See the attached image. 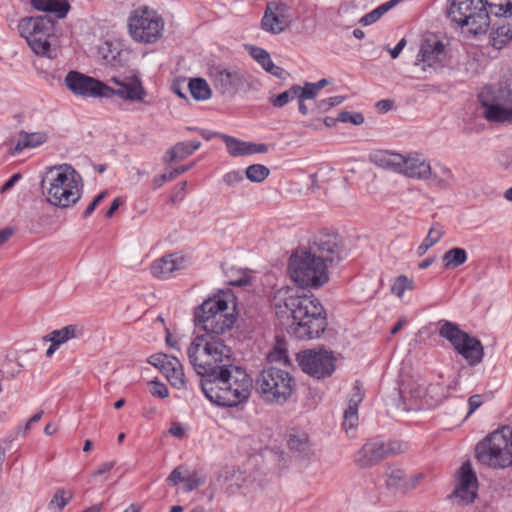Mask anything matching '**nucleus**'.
<instances>
[{
	"mask_svg": "<svg viewBox=\"0 0 512 512\" xmlns=\"http://www.w3.org/2000/svg\"><path fill=\"white\" fill-rule=\"evenodd\" d=\"M228 297L233 298V295L209 298L194 312L195 325L204 333L190 343L187 356L201 380H209L234 365L232 351L222 338L235 323L234 314L228 311Z\"/></svg>",
	"mask_w": 512,
	"mask_h": 512,
	"instance_id": "1",
	"label": "nucleus"
},
{
	"mask_svg": "<svg viewBox=\"0 0 512 512\" xmlns=\"http://www.w3.org/2000/svg\"><path fill=\"white\" fill-rule=\"evenodd\" d=\"M201 389L210 402L235 407L249 399L252 380L245 370L232 365L209 380H201Z\"/></svg>",
	"mask_w": 512,
	"mask_h": 512,
	"instance_id": "2",
	"label": "nucleus"
},
{
	"mask_svg": "<svg viewBox=\"0 0 512 512\" xmlns=\"http://www.w3.org/2000/svg\"><path fill=\"white\" fill-rule=\"evenodd\" d=\"M284 307L292 318L287 331L297 339H316L326 330L324 308L313 295H289L284 299Z\"/></svg>",
	"mask_w": 512,
	"mask_h": 512,
	"instance_id": "3",
	"label": "nucleus"
},
{
	"mask_svg": "<svg viewBox=\"0 0 512 512\" xmlns=\"http://www.w3.org/2000/svg\"><path fill=\"white\" fill-rule=\"evenodd\" d=\"M41 188L51 205L68 208L75 205L81 198L82 177L69 164L53 166L43 177Z\"/></svg>",
	"mask_w": 512,
	"mask_h": 512,
	"instance_id": "4",
	"label": "nucleus"
},
{
	"mask_svg": "<svg viewBox=\"0 0 512 512\" xmlns=\"http://www.w3.org/2000/svg\"><path fill=\"white\" fill-rule=\"evenodd\" d=\"M56 23L49 16H29L21 18L17 30L31 50L38 56H56Z\"/></svg>",
	"mask_w": 512,
	"mask_h": 512,
	"instance_id": "5",
	"label": "nucleus"
},
{
	"mask_svg": "<svg viewBox=\"0 0 512 512\" xmlns=\"http://www.w3.org/2000/svg\"><path fill=\"white\" fill-rule=\"evenodd\" d=\"M475 456L493 469L512 467V429L504 426L487 435L476 445Z\"/></svg>",
	"mask_w": 512,
	"mask_h": 512,
	"instance_id": "6",
	"label": "nucleus"
},
{
	"mask_svg": "<svg viewBox=\"0 0 512 512\" xmlns=\"http://www.w3.org/2000/svg\"><path fill=\"white\" fill-rule=\"evenodd\" d=\"M256 391L265 402L283 405L292 396L295 381L289 372L277 368L263 369L256 378Z\"/></svg>",
	"mask_w": 512,
	"mask_h": 512,
	"instance_id": "7",
	"label": "nucleus"
},
{
	"mask_svg": "<svg viewBox=\"0 0 512 512\" xmlns=\"http://www.w3.org/2000/svg\"><path fill=\"white\" fill-rule=\"evenodd\" d=\"M327 269L324 262L319 261L308 250L296 251L290 257L288 265L291 279L303 288L324 285L329 279Z\"/></svg>",
	"mask_w": 512,
	"mask_h": 512,
	"instance_id": "8",
	"label": "nucleus"
},
{
	"mask_svg": "<svg viewBox=\"0 0 512 512\" xmlns=\"http://www.w3.org/2000/svg\"><path fill=\"white\" fill-rule=\"evenodd\" d=\"M448 17L474 36L485 34L490 17L483 0H449Z\"/></svg>",
	"mask_w": 512,
	"mask_h": 512,
	"instance_id": "9",
	"label": "nucleus"
},
{
	"mask_svg": "<svg viewBox=\"0 0 512 512\" xmlns=\"http://www.w3.org/2000/svg\"><path fill=\"white\" fill-rule=\"evenodd\" d=\"M439 173H434L430 161L420 153H408L404 155L401 174L404 176L427 182L431 187L446 190L454 180L452 170L442 164H437Z\"/></svg>",
	"mask_w": 512,
	"mask_h": 512,
	"instance_id": "10",
	"label": "nucleus"
},
{
	"mask_svg": "<svg viewBox=\"0 0 512 512\" xmlns=\"http://www.w3.org/2000/svg\"><path fill=\"white\" fill-rule=\"evenodd\" d=\"M439 335L448 340L470 366L482 362L484 347L481 341L461 330L456 323L444 321L439 329Z\"/></svg>",
	"mask_w": 512,
	"mask_h": 512,
	"instance_id": "11",
	"label": "nucleus"
},
{
	"mask_svg": "<svg viewBox=\"0 0 512 512\" xmlns=\"http://www.w3.org/2000/svg\"><path fill=\"white\" fill-rule=\"evenodd\" d=\"M131 37L140 43H154L162 36L164 21L157 12L145 8L134 11L129 18Z\"/></svg>",
	"mask_w": 512,
	"mask_h": 512,
	"instance_id": "12",
	"label": "nucleus"
},
{
	"mask_svg": "<svg viewBox=\"0 0 512 512\" xmlns=\"http://www.w3.org/2000/svg\"><path fill=\"white\" fill-rule=\"evenodd\" d=\"M302 371L316 379H324L335 370L336 358L325 349H309L297 354Z\"/></svg>",
	"mask_w": 512,
	"mask_h": 512,
	"instance_id": "13",
	"label": "nucleus"
},
{
	"mask_svg": "<svg viewBox=\"0 0 512 512\" xmlns=\"http://www.w3.org/2000/svg\"><path fill=\"white\" fill-rule=\"evenodd\" d=\"M490 122L512 123V80L501 82L490 101H482Z\"/></svg>",
	"mask_w": 512,
	"mask_h": 512,
	"instance_id": "14",
	"label": "nucleus"
},
{
	"mask_svg": "<svg viewBox=\"0 0 512 512\" xmlns=\"http://www.w3.org/2000/svg\"><path fill=\"white\" fill-rule=\"evenodd\" d=\"M308 251L327 267L337 264L341 261L343 253L341 238L337 233L322 230L315 236Z\"/></svg>",
	"mask_w": 512,
	"mask_h": 512,
	"instance_id": "15",
	"label": "nucleus"
},
{
	"mask_svg": "<svg viewBox=\"0 0 512 512\" xmlns=\"http://www.w3.org/2000/svg\"><path fill=\"white\" fill-rule=\"evenodd\" d=\"M64 82L74 95L84 98H104V91H110L107 84L78 71H69Z\"/></svg>",
	"mask_w": 512,
	"mask_h": 512,
	"instance_id": "16",
	"label": "nucleus"
},
{
	"mask_svg": "<svg viewBox=\"0 0 512 512\" xmlns=\"http://www.w3.org/2000/svg\"><path fill=\"white\" fill-rule=\"evenodd\" d=\"M117 86L116 89L109 87L110 91H104V98H112L117 96L123 100L132 102H142L147 96V92L143 87L142 81L136 75L117 76L114 75L109 80Z\"/></svg>",
	"mask_w": 512,
	"mask_h": 512,
	"instance_id": "17",
	"label": "nucleus"
},
{
	"mask_svg": "<svg viewBox=\"0 0 512 512\" xmlns=\"http://www.w3.org/2000/svg\"><path fill=\"white\" fill-rule=\"evenodd\" d=\"M210 77L214 88L222 95H233L246 84L243 73L221 66L213 67L210 71Z\"/></svg>",
	"mask_w": 512,
	"mask_h": 512,
	"instance_id": "18",
	"label": "nucleus"
},
{
	"mask_svg": "<svg viewBox=\"0 0 512 512\" xmlns=\"http://www.w3.org/2000/svg\"><path fill=\"white\" fill-rule=\"evenodd\" d=\"M148 363L158 368L173 387L177 389L185 387L186 381L182 364L176 357L157 353L148 358Z\"/></svg>",
	"mask_w": 512,
	"mask_h": 512,
	"instance_id": "19",
	"label": "nucleus"
},
{
	"mask_svg": "<svg viewBox=\"0 0 512 512\" xmlns=\"http://www.w3.org/2000/svg\"><path fill=\"white\" fill-rule=\"evenodd\" d=\"M291 23L290 7L281 2H269L261 20L262 29L279 34Z\"/></svg>",
	"mask_w": 512,
	"mask_h": 512,
	"instance_id": "20",
	"label": "nucleus"
},
{
	"mask_svg": "<svg viewBox=\"0 0 512 512\" xmlns=\"http://www.w3.org/2000/svg\"><path fill=\"white\" fill-rule=\"evenodd\" d=\"M457 479L458 485L454 491V496L465 504L472 503L477 497L478 480L469 461L461 465Z\"/></svg>",
	"mask_w": 512,
	"mask_h": 512,
	"instance_id": "21",
	"label": "nucleus"
},
{
	"mask_svg": "<svg viewBox=\"0 0 512 512\" xmlns=\"http://www.w3.org/2000/svg\"><path fill=\"white\" fill-rule=\"evenodd\" d=\"M385 458L384 442L373 439L366 442L355 455V463L360 468H370Z\"/></svg>",
	"mask_w": 512,
	"mask_h": 512,
	"instance_id": "22",
	"label": "nucleus"
},
{
	"mask_svg": "<svg viewBox=\"0 0 512 512\" xmlns=\"http://www.w3.org/2000/svg\"><path fill=\"white\" fill-rule=\"evenodd\" d=\"M185 259L177 254H168L155 260L151 266V274L159 279H169L176 271L184 269Z\"/></svg>",
	"mask_w": 512,
	"mask_h": 512,
	"instance_id": "23",
	"label": "nucleus"
},
{
	"mask_svg": "<svg viewBox=\"0 0 512 512\" xmlns=\"http://www.w3.org/2000/svg\"><path fill=\"white\" fill-rule=\"evenodd\" d=\"M445 57V46L443 42L439 40H426L421 45L418 61L427 63L428 66H433L436 63L441 62Z\"/></svg>",
	"mask_w": 512,
	"mask_h": 512,
	"instance_id": "24",
	"label": "nucleus"
},
{
	"mask_svg": "<svg viewBox=\"0 0 512 512\" xmlns=\"http://www.w3.org/2000/svg\"><path fill=\"white\" fill-rule=\"evenodd\" d=\"M85 329L79 324H70L61 329H56L44 336V341H53L54 346H61L69 340L80 338L84 335Z\"/></svg>",
	"mask_w": 512,
	"mask_h": 512,
	"instance_id": "25",
	"label": "nucleus"
},
{
	"mask_svg": "<svg viewBox=\"0 0 512 512\" xmlns=\"http://www.w3.org/2000/svg\"><path fill=\"white\" fill-rule=\"evenodd\" d=\"M404 154L389 151H377L371 155V160L379 167L400 173Z\"/></svg>",
	"mask_w": 512,
	"mask_h": 512,
	"instance_id": "26",
	"label": "nucleus"
},
{
	"mask_svg": "<svg viewBox=\"0 0 512 512\" xmlns=\"http://www.w3.org/2000/svg\"><path fill=\"white\" fill-rule=\"evenodd\" d=\"M30 4L35 10L53 13L59 19L65 18L70 10L68 0H31Z\"/></svg>",
	"mask_w": 512,
	"mask_h": 512,
	"instance_id": "27",
	"label": "nucleus"
},
{
	"mask_svg": "<svg viewBox=\"0 0 512 512\" xmlns=\"http://www.w3.org/2000/svg\"><path fill=\"white\" fill-rule=\"evenodd\" d=\"M200 146L199 141L178 142L165 152L163 160L165 162L182 161L192 155Z\"/></svg>",
	"mask_w": 512,
	"mask_h": 512,
	"instance_id": "28",
	"label": "nucleus"
},
{
	"mask_svg": "<svg viewBox=\"0 0 512 512\" xmlns=\"http://www.w3.org/2000/svg\"><path fill=\"white\" fill-rule=\"evenodd\" d=\"M250 54L265 71L278 78L284 77V69L276 66L273 63L269 53L266 50L259 47H252Z\"/></svg>",
	"mask_w": 512,
	"mask_h": 512,
	"instance_id": "29",
	"label": "nucleus"
},
{
	"mask_svg": "<svg viewBox=\"0 0 512 512\" xmlns=\"http://www.w3.org/2000/svg\"><path fill=\"white\" fill-rule=\"evenodd\" d=\"M468 259L465 249L454 247L446 251L442 257L443 266L445 269H455L463 265Z\"/></svg>",
	"mask_w": 512,
	"mask_h": 512,
	"instance_id": "30",
	"label": "nucleus"
},
{
	"mask_svg": "<svg viewBox=\"0 0 512 512\" xmlns=\"http://www.w3.org/2000/svg\"><path fill=\"white\" fill-rule=\"evenodd\" d=\"M512 40V27L511 25H502L492 30L490 35V44L495 49H502Z\"/></svg>",
	"mask_w": 512,
	"mask_h": 512,
	"instance_id": "31",
	"label": "nucleus"
},
{
	"mask_svg": "<svg viewBox=\"0 0 512 512\" xmlns=\"http://www.w3.org/2000/svg\"><path fill=\"white\" fill-rule=\"evenodd\" d=\"M443 234V227L440 224H434L428 231L423 242L417 248V254L419 256L424 255L432 246L441 240Z\"/></svg>",
	"mask_w": 512,
	"mask_h": 512,
	"instance_id": "32",
	"label": "nucleus"
},
{
	"mask_svg": "<svg viewBox=\"0 0 512 512\" xmlns=\"http://www.w3.org/2000/svg\"><path fill=\"white\" fill-rule=\"evenodd\" d=\"M458 385V379L454 380L447 387H444L439 383L430 384L427 388V396L434 401V404H439L448 397L449 391L457 389Z\"/></svg>",
	"mask_w": 512,
	"mask_h": 512,
	"instance_id": "33",
	"label": "nucleus"
},
{
	"mask_svg": "<svg viewBox=\"0 0 512 512\" xmlns=\"http://www.w3.org/2000/svg\"><path fill=\"white\" fill-rule=\"evenodd\" d=\"M228 153L233 157L249 155V142L239 140L232 136L220 135Z\"/></svg>",
	"mask_w": 512,
	"mask_h": 512,
	"instance_id": "34",
	"label": "nucleus"
},
{
	"mask_svg": "<svg viewBox=\"0 0 512 512\" xmlns=\"http://www.w3.org/2000/svg\"><path fill=\"white\" fill-rule=\"evenodd\" d=\"M192 97L198 101L208 100L211 97V89L202 78L191 79L188 84Z\"/></svg>",
	"mask_w": 512,
	"mask_h": 512,
	"instance_id": "35",
	"label": "nucleus"
},
{
	"mask_svg": "<svg viewBox=\"0 0 512 512\" xmlns=\"http://www.w3.org/2000/svg\"><path fill=\"white\" fill-rule=\"evenodd\" d=\"M229 475L226 476V482L227 486L226 489L234 494L238 492L241 488H243L248 481V476L245 472L239 470V469H232L230 472H228Z\"/></svg>",
	"mask_w": 512,
	"mask_h": 512,
	"instance_id": "36",
	"label": "nucleus"
},
{
	"mask_svg": "<svg viewBox=\"0 0 512 512\" xmlns=\"http://www.w3.org/2000/svg\"><path fill=\"white\" fill-rule=\"evenodd\" d=\"M398 0H390L386 3L381 4L371 12L367 13L360 19V23L364 26L371 25L380 19L385 13L393 8Z\"/></svg>",
	"mask_w": 512,
	"mask_h": 512,
	"instance_id": "37",
	"label": "nucleus"
},
{
	"mask_svg": "<svg viewBox=\"0 0 512 512\" xmlns=\"http://www.w3.org/2000/svg\"><path fill=\"white\" fill-rule=\"evenodd\" d=\"M386 477V484L388 487L406 489L407 476L402 469L390 467L386 471Z\"/></svg>",
	"mask_w": 512,
	"mask_h": 512,
	"instance_id": "38",
	"label": "nucleus"
},
{
	"mask_svg": "<svg viewBox=\"0 0 512 512\" xmlns=\"http://www.w3.org/2000/svg\"><path fill=\"white\" fill-rule=\"evenodd\" d=\"M73 498L71 490L57 489L49 502V508L60 512Z\"/></svg>",
	"mask_w": 512,
	"mask_h": 512,
	"instance_id": "39",
	"label": "nucleus"
},
{
	"mask_svg": "<svg viewBox=\"0 0 512 512\" xmlns=\"http://www.w3.org/2000/svg\"><path fill=\"white\" fill-rule=\"evenodd\" d=\"M484 4L496 16H512V0H485Z\"/></svg>",
	"mask_w": 512,
	"mask_h": 512,
	"instance_id": "40",
	"label": "nucleus"
},
{
	"mask_svg": "<svg viewBox=\"0 0 512 512\" xmlns=\"http://www.w3.org/2000/svg\"><path fill=\"white\" fill-rule=\"evenodd\" d=\"M414 289L415 283L413 279L408 278L406 275H399L398 277H396L391 286L392 294L399 298L403 296L405 291Z\"/></svg>",
	"mask_w": 512,
	"mask_h": 512,
	"instance_id": "41",
	"label": "nucleus"
},
{
	"mask_svg": "<svg viewBox=\"0 0 512 512\" xmlns=\"http://www.w3.org/2000/svg\"><path fill=\"white\" fill-rule=\"evenodd\" d=\"M193 166H194V163H191L189 165H183L181 167L171 170L169 173H164V174L154 177V179H153L154 189H158L164 183L174 180L178 175L187 172Z\"/></svg>",
	"mask_w": 512,
	"mask_h": 512,
	"instance_id": "42",
	"label": "nucleus"
},
{
	"mask_svg": "<svg viewBox=\"0 0 512 512\" xmlns=\"http://www.w3.org/2000/svg\"><path fill=\"white\" fill-rule=\"evenodd\" d=\"M269 169L262 164H253L247 167L245 175L251 182H263L269 176Z\"/></svg>",
	"mask_w": 512,
	"mask_h": 512,
	"instance_id": "43",
	"label": "nucleus"
},
{
	"mask_svg": "<svg viewBox=\"0 0 512 512\" xmlns=\"http://www.w3.org/2000/svg\"><path fill=\"white\" fill-rule=\"evenodd\" d=\"M43 142L42 136L38 134H28L25 132H21L18 142L15 146V152L19 153L23 149L28 147H35Z\"/></svg>",
	"mask_w": 512,
	"mask_h": 512,
	"instance_id": "44",
	"label": "nucleus"
},
{
	"mask_svg": "<svg viewBox=\"0 0 512 512\" xmlns=\"http://www.w3.org/2000/svg\"><path fill=\"white\" fill-rule=\"evenodd\" d=\"M287 445L292 451L303 452L308 447V436L306 433L290 434Z\"/></svg>",
	"mask_w": 512,
	"mask_h": 512,
	"instance_id": "45",
	"label": "nucleus"
},
{
	"mask_svg": "<svg viewBox=\"0 0 512 512\" xmlns=\"http://www.w3.org/2000/svg\"><path fill=\"white\" fill-rule=\"evenodd\" d=\"M344 96H333L320 100L316 103V108L320 113L329 111L332 107L340 105L344 101Z\"/></svg>",
	"mask_w": 512,
	"mask_h": 512,
	"instance_id": "46",
	"label": "nucleus"
},
{
	"mask_svg": "<svg viewBox=\"0 0 512 512\" xmlns=\"http://www.w3.org/2000/svg\"><path fill=\"white\" fill-rule=\"evenodd\" d=\"M358 425V410L354 408H347L343 415V427L348 432Z\"/></svg>",
	"mask_w": 512,
	"mask_h": 512,
	"instance_id": "47",
	"label": "nucleus"
},
{
	"mask_svg": "<svg viewBox=\"0 0 512 512\" xmlns=\"http://www.w3.org/2000/svg\"><path fill=\"white\" fill-rule=\"evenodd\" d=\"M110 54H105L104 59L106 62L112 67H122L125 63L124 56H127V53L123 51H117L113 53L112 50H109Z\"/></svg>",
	"mask_w": 512,
	"mask_h": 512,
	"instance_id": "48",
	"label": "nucleus"
},
{
	"mask_svg": "<svg viewBox=\"0 0 512 512\" xmlns=\"http://www.w3.org/2000/svg\"><path fill=\"white\" fill-rule=\"evenodd\" d=\"M337 120L342 123L360 125L364 122V116L361 113L352 114L348 111H343L338 114Z\"/></svg>",
	"mask_w": 512,
	"mask_h": 512,
	"instance_id": "49",
	"label": "nucleus"
},
{
	"mask_svg": "<svg viewBox=\"0 0 512 512\" xmlns=\"http://www.w3.org/2000/svg\"><path fill=\"white\" fill-rule=\"evenodd\" d=\"M407 446L406 444L393 440L389 441L388 443H384V454L385 457L389 455H396L404 452L406 450Z\"/></svg>",
	"mask_w": 512,
	"mask_h": 512,
	"instance_id": "50",
	"label": "nucleus"
},
{
	"mask_svg": "<svg viewBox=\"0 0 512 512\" xmlns=\"http://www.w3.org/2000/svg\"><path fill=\"white\" fill-rule=\"evenodd\" d=\"M363 398H364V392L362 391L361 387L359 386V384L357 382L353 388V393L351 394V396L349 398L347 408H354V409L358 410V406L363 401Z\"/></svg>",
	"mask_w": 512,
	"mask_h": 512,
	"instance_id": "51",
	"label": "nucleus"
},
{
	"mask_svg": "<svg viewBox=\"0 0 512 512\" xmlns=\"http://www.w3.org/2000/svg\"><path fill=\"white\" fill-rule=\"evenodd\" d=\"M269 362L288 363V354L284 348L275 347L273 351L268 354Z\"/></svg>",
	"mask_w": 512,
	"mask_h": 512,
	"instance_id": "52",
	"label": "nucleus"
},
{
	"mask_svg": "<svg viewBox=\"0 0 512 512\" xmlns=\"http://www.w3.org/2000/svg\"><path fill=\"white\" fill-rule=\"evenodd\" d=\"M184 487L183 490L185 492H191L201 486L204 483V480L200 477H198L197 474L189 475L188 477H185L184 479Z\"/></svg>",
	"mask_w": 512,
	"mask_h": 512,
	"instance_id": "53",
	"label": "nucleus"
},
{
	"mask_svg": "<svg viewBox=\"0 0 512 512\" xmlns=\"http://www.w3.org/2000/svg\"><path fill=\"white\" fill-rule=\"evenodd\" d=\"M150 393L159 398H166L169 395L167 386L158 381L150 382Z\"/></svg>",
	"mask_w": 512,
	"mask_h": 512,
	"instance_id": "54",
	"label": "nucleus"
},
{
	"mask_svg": "<svg viewBox=\"0 0 512 512\" xmlns=\"http://www.w3.org/2000/svg\"><path fill=\"white\" fill-rule=\"evenodd\" d=\"M243 180L244 177L242 172L236 170L226 173L223 177L224 183L227 184L228 186H234Z\"/></svg>",
	"mask_w": 512,
	"mask_h": 512,
	"instance_id": "55",
	"label": "nucleus"
},
{
	"mask_svg": "<svg viewBox=\"0 0 512 512\" xmlns=\"http://www.w3.org/2000/svg\"><path fill=\"white\" fill-rule=\"evenodd\" d=\"M317 94V87H315L313 83L307 82L303 87H301V100L314 99Z\"/></svg>",
	"mask_w": 512,
	"mask_h": 512,
	"instance_id": "56",
	"label": "nucleus"
},
{
	"mask_svg": "<svg viewBox=\"0 0 512 512\" xmlns=\"http://www.w3.org/2000/svg\"><path fill=\"white\" fill-rule=\"evenodd\" d=\"M107 192L103 191L100 194H98L93 201L87 206L83 213L84 218H88L96 209V207L100 204V202L106 197Z\"/></svg>",
	"mask_w": 512,
	"mask_h": 512,
	"instance_id": "57",
	"label": "nucleus"
},
{
	"mask_svg": "<svg viewBox=\"0 0 512 512\" xmlns=\"http://www.w3.org/2000/svg\"><path fill=\"white\" fill-rule=\"evenodd\" d=\"M483 404V396L479 394H475L469 397L468 399V405H469V411L467 414V417H469L471 414H473L481 405Z\"/></svg>",
	"mask_w": 512,
	"mask_h": 512,
	"instance_id": "58",
	"label": "nucleus"
},
{
	"mask_svg": "<svg viewBox=\"0 0 512 512\" xmlns=\"http://www.w3.org/2000/svg\"><path fill=\"white\" fill-rule=\"evenodd\" d=\"M290 101L289 94L284 91L275 97L270 98V102L274 107H284Z\"/></svg>",
	"mask_w": 512,
	"mask_h": 512,
	"instance_id": "59",
	"label": "nucleus"
},
{
	"mask_svg": "<svg viewBox=\"0 0 512 512\" xmlns=\"http://www.w3.org/2000/svg\"><path fill=\"white\" fill-rule=\"evenodd\" d=\"M187 182L183 181L178 184L177 191L171 196L172 202L181 201L184 198Z\"/></svg>",
	"mask_w": 512,
	"mask_h": 512,
	"instance_id": "60",
	"label": "nucleus"
},
{
	"mask_svg": "<svg viewBox=\"0 0 512 512\" xmlns=\"http://www.w3.org/2000/svg\"><path fill=\"white\" fill-rule=\"evenodd\" d=\"M21 178L20 173L12 175L0 188V193H5L12 189L15 183Z\"/></svg>",
	"mask_w": 512,
	"mask_h": 512,
	"instance_id": "61",
	"label": "nucleus"
},
{
	"mask_svg": "<svg viewBox=\"0 0 512 512\" xmlns=\"http://www.w3.org/2000/svg\"><path fill=\"white\" fill-rule=\"evenodd\" d=\"M185 477L182 475L180 471V467L175 468L167 478V481L172 483L173 485H177L179 482H183Z\"/></svg>",
	"mask_w": 512,
	"mask_h": 512,
	"instance_id": "62",
	"label": "nucleus"
},
{
	"mask_svg": "<svg viewBox=\"0 0 512 512\" xmlns=\"http://www.w3.org/2000/svg\"><path fill=\"white\" fill-rule=\"evenodd\" d=\"M500 164L505 170H512V151H506L502 154Z\"/></svg>",
	"mask_w": 512,
	"mask_h": 512,
	"instance_id": "63",
	"label": "nucleus"
},
{
	"mask_svg": "<svg viewBox=\"0 0 512 512\" xmlns=\"http://www.w3.org/2000/svg\"><path fill=\"white\" fill-rule=\"evenodd\" d=\"M115 466V461H109L102 463L97 470L93 472V476H100L104 473L109 472Z\"/></svg>",
	"mask_w": 512,
	"mask_h": 512,
	"instance_id": "64",
	"label": "nucleus"
}]
</instances>
